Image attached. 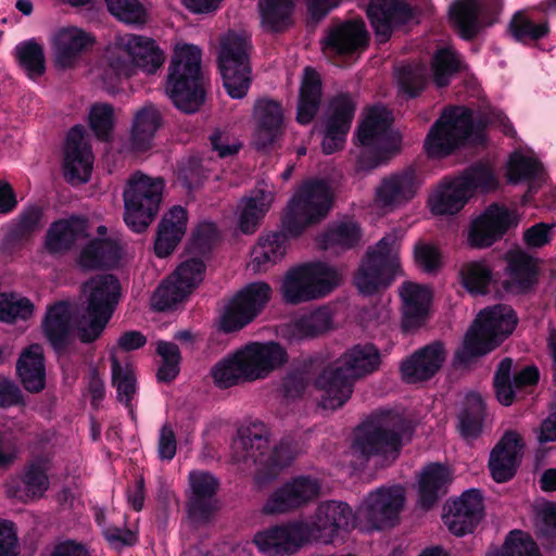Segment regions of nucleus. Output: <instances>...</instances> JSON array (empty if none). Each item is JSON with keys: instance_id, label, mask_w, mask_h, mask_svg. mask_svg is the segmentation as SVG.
<instances>
[{"instance_id": "36", "label": "nucleus", "mask_w": 556, "mask_h": 556, "mask_svg": "<svg viewBox=\"0 0 556 556\" xmlns=\"http://www.w3.org/2000/svg\"><path fill=\"white\" fill-rule=\"evenodd\" d=\"M401 296L403 300V331L408 332L422 327L429 317V307L431 302L430 292L425 287L413 282H406L403 286Z\"/></svg>"}, {"instance_id": "6", "label": "nucleus", "mask_w": 556, "mask_h": 556, "mask_svg": "<svg viewBox=\"0 0 556 556\" xmlns=\"http://www.w3.org/2000/svg\"><path fill=\"white\" fill-rule=\"evenodd\" d=\"M86 298L85 315L77 326V338L84 344L97 341L112 318L122 295V287L113 274H98L81 286Z\"/></svg>"}, {"instance_id": "27", "label": "nucleus", "mask_w": 556, "mask_h": 556, "mask_svg": "<svg viewBox=\"0 0 556 556\" xmlns=\"http://www.w3.org/2000/svg\"><path fill=\"white\" fill-rule=\"evenodd\" d=\"M444 361L445 348L441 341L427 344L401 363L403 380L408 383L428 381L441 369Z\"/></svg>"}, {"instance_id": "20", "label": "nucleus", "mask_w": 556, "mask_h": 556, "mask_svg": "<svg viewBox=\"0 0 556 556\" xmlns=\"http://www.w3.org/2000/svg\"><path fill=\"white\" fill-rule=\"evenodd\" d=\"M319 482L307 476H299L274 491L264 504L266 515L283 514L300 508L318 497Z\"/></svg>"}, {"instance_id": "41", "label": "nucleus", "mask_w": 556, "mask_h": 556, "mask_svg": "<svg viewBox=\"0 0 556 556\" xmlns=\"http://www.w3.org/2000/svg\"><path fill=\"white\" fill-rule=\"evenodd\" d=\"M470 198L467 188L456 175L442 179L438 190L430 195L429 205L435 215H454L467 204Z\"/></svg>"}, {"instance_id": "46", "label": "nucleus", "mask_w": 556, "mask_h": 556, "mask_svg": "<svg viewBox=\"0 0 556 556\" xmlns=\"http://www.w3.org/2000/svg\"><path fill=\"white\" fill-rule=\"evenodd\" d=\"M338 361L355 382L379 368L381 355L378 348L371 343L356 344L346 350Z\"/></svg>"}, {"instance_id": "49", "label": "nucleus", "mask_w": 556, "mask_h": 556, "mask_svg": "<svg viewBox=\"0 0 556 556\" xmlns=\"http://www.w3.org/2000/svg\"><path fill=\"white\" fill-rule=\"evenodd\" d=\"M485 415V403L481 395L476 392L468 393L457 414L460 437L466 441L477 440L483 432Z\"/></svg>"}, {"instance_id": "7", "label": "nucleus", "mask_w": 556, "mask_h": 556, "mask_svg": "<svg viewBox=\"0 0 556 556\" xmlns=\"http://www.w3.org/2000/svg\"><path fill=\"white\" fill-rule=\"evenodd\" d=\"M400 231L386 233L372 248H369L356 270L353 283L363 295H374L386 290L400 271L397 242Z\"/></svg>"}, {"instance_id": "21", "label": "nucleus", "mask_w": 556, "mask_h": 556, "mask_svg": "<svg viewBox=\"0 0 556 556\" xmlns=\"http://www.w3.org/2000/svg\"><path fill=\"white\" fill-rule=\"evenodd\" d=\"M366 14L377 40L383 43L395 29L413 20L414 10L404 0H370Z\"/></svg>"}, {"instance_id": "24", "label": "nucleus", "mask_w": 556, "mask_h": 556, "mask_svg": "<svg viewBox=\"0 0 556 556\" xmlns=\"http://www.w3.org/2000/svg\"><path fill=\"white\" fill-rule=\"evenodd\" d=\"M354 383L338 359L324 367L314 380V387L323 392V407L332 410L349 401Z\"/></svg>"}, {"instance_id": "59", "label": "nucleus", "mask_w": 556, "mask_h": 556, "mask_svg": "<svg viewBox=\"0 0 556 556\" xmlns=\"http://www.w3.org/2000/svg\"><path fill=\"white\" fill-rule=\"evenodd\" d=\"M431 72L435 86L444 88L450 85L452 77L460 72V62L453 51L441 48L432 58Z\"/></svg>"}, {"instance_id": "51", "label": "nucleus", "mask_w": 556, "mask_h": 556, "mask_svg": "<svg viewBox=\"0 0 556 556\" xmlns=\"http://www.w3.org/2000/svg\"><path fill=\"white\" fill-rule=\"evenodd\" d=\"M480 13L478 0H457L453 3L450 17L463 39L471 41L478 36L481 29Z\"/></svg>"}, {"instance_id": "48", "label": "nucleus", "mask_w": 556, "mask_h": 556, "mask_svg": "<svg viewBox=\"0 0 556 556\" xmlns=\"http://www.w3.org/2000/svg\"><path fill=\"white\" fill-rule=\"evenodd\" d=\"M274 195L264 189H255L249 197L242 198L238 227L244 235H253L260 227L271 206Z\"/></svg>"}, {"instance_id": "33", "label": "nucleus", "mask_w": 556, "mask_h": 556, "mask_svg": "<svg viewBox=\"0 0 556 556\" xmlns=\"http://www.w3.org/2000/svg\"><path fill=\"white\" fill-rule=\"evenodd\" d=\"M86 220L76 215L52 222L45 235V250L50 255L65 254L86 236Z\"/></svg>"}, {"instance_id": "47", "label": "nucleus", "mask_w": 556, "mask_h": 556, "mask_svg": "<svg viewBox=\"0 0 556 556\" xmlns=\"http://www.w3.org/2000/svg\"><path fill=\"white\" fill-rule=\"evenodd\" d=\"M92 42V38L77 27L61 28L53 37L56 64L63 68L71 67L77 56Z\"/></svg>"}, {"instance_id": "9", "label": "nucleus", "mask_w": 556, "mask_h": 556, "mask_svg": "<svg viewBox=\"0 0 556 556\" xmlns=\"http://www.w3.org/2000/svg\"><path fill=\"white\" fill-rule=\"evenodd\" d=\"M471 110L448 108L431 126L425 139L424 149L430 159H443L453 154L475 134Z\"/></svg>"}, {"instance_id": "53", "label": "nucleus", "mask_w": 556, "mask_h": 556, "mask_svg": "<svg viewBox=\"0 0 556 556\" xmlns=\"http://www.w3.org/2000/svg\"><path fill=\"white\" fill-rule=\"evenodd\" d=\"M281 293L287 304L298 305L313 301L304 264L294 266L286 273L281 285Z\"/></svg>"}, {"instance_id": "4", "label": "nucleus", "mask_w": 556, "mask_h": 556, "mask_svg": "<svg viewBox=\"0 0 556 556\" xmlns=\"http://www.w3.org/2000/svg\"><path fill=\"white\" fill-rule=\"evenodd\" d=\"M517 323L516 312L507 304L482 309L467 330L462 346L456 350L454 364L468 367L491 353L513 333Z\"/></svg>"}, {"instance_id": "16", "label": "nucleus", "mask_w": 556, "mask_h": 556, "mask_svg": "<svg viewBox=\"0 0 556 556\" xmlns=\"http://www.w3.org/2000/svg\"><path fill=\"white\" fill-rule=\"evenodd\" d=\"M484 517L483 495L479 489H469L444 505L443 521L451 533L464 536L472 533Z\"/></svg>"}, {"instance_id": "10", "label": "nucleus", "mask_w": 556, "mask_h": 556, "mask_svg": "<svg viewBox=\"0 0 556 556\" xmlns=\"http://www.w3.org/2000/svg\"><path fill=\"white\" fill-rule=\"evenodd\" d=\"M249 41L240 34L229 31L220 41L218 68L223 86L232 99L247 96L251 85Z\"/></svg>"}, {"instance_id": "45", "label": "nucleus", "mask_w": 556, "mask_h": 556, "mask_svg": "<svg viewBox=\"0 0 556 556\" xmlns=\"http://www.w3.org/2000/svg\"><path fill=\"white\" fill-rule=\"evenodd\" d=\"M211 376L219 389L253 381L243 348L217 362L211 369Z\"/></svg>"}, {"instance_id": "60", "label": "nucleus", "mask_w": 556, "mask_h": 556, "mask_svg": "<svg viewBox=\"0 0 556 556\" xmlns=\"http://www.w3.org/2000/svg\"><path fill=\"white\" fill-rule=\"evenodd\" d=\"M108 11L119 22L141 26L148 21V12L139 0H104Z\"/></svg>"}, {"instance_id": "23", "label": "nucleus", "mask_w": 556, "mask_h": 556, "mask_svg": "<svg viewBox=\"0 0 556 556\" xmlns=\"http://www.w3.org/2000/svg\"><path fill=\"white\" fill-rule=\"evenodd\" d=\"M522 448L523 442L518 432L508 430L502 435L492 448L488 464L495 482L505 483L516 476L521 464Z\"/></svg>"}, {"instance_id": "28", "label": "nucleus", "mask_w": 556, "mask_h": 556, "mask_svg": "<svg viewBox=\"0 0 556 556\" xmlns=\"http://www.w3.org/2000/svg\"><path fill=\"white\" fill-rule=\"evenodd\" d=\"M189 481L192 495L187 503L188 516L193 521L206 522L214 511L213 500L218 491L219 481L206 471H191Z\"/></svg>"}, {"instance_id": "14", "label": "nucleus", "mask_w": 556, "mask_h": 556, "mask_svg": "<svg viewBox=\"0 0 556 556\" xmlns=\"http://www.w3.org/2000/svg\"><path fill=\"white\" fill-rule=\"evenodd\" d=\"M355 111L356 104L349 92H339L330 99L323 119L321 150L325 154L330 155L344 148Z\"/></svg>"}, {"instance_id": "40", "label": "nucleus", "mask_w": 556, "mask_h": 556, "mask_svg": "<svg viewBox=\"0 0 556 556\" xmlns=\"http://www.w3.org/2000/svg\"><path fill=\"white\" fill-rule=\"evenodd\" d=\"M16 375L26 391L39 393L46 388V365L40 344L24 349L16 362Z\"/></svg>"}, {"instance_id": "31", "label": "nucleus", "mask_w": 556, "mask_h": 556, "mask_svg": "<svg viewBox=\"0 0 556 556\" xmlns=\"http://www.w3.org/2000/svg\"><path fill=\"white\" fill-rule=\"evenodd\" d=\"M509 280L503 288L510 292L527 293L539 282L540 268L538 260L522 250L509 251L506 254Z\"/></svg>"}, {"instance_id": "50", "label": "nucleus", "mask_w": 556, "mask_h": 556, "mask_svg": "<svg viewBox=\"0 0 556 556\" xmlns=\"http://www.w3.org/2000/svg\"><path fill=\"white\" fill-rule=\"evenodd\" d=\"M304 268L313 300L326 298L341 283L338 269L328 263L321 261L304 263Z\"/></svg>"}, {"instance_id": "63", "label": "nucleus", "mask_w": 556, "mask_h": 556, "mask_svg": "<svg viewBox=\"0 0 556 556\" xmlns=\"http://www.w3.org/2000/svg\"><path fill=\"white\" fill-rule=\"evenodd\" d=\"M16 51L21 65L30 77L43 75L46 71L45 53L39 43L34 40L24 41L16 47Z\"/></svg>"}, {"instance_id": "39", "label": "nucleus", "mask_w": 556, "mask_h": 556, "mask_svg": "<svg viewBox=\"0 0 556 556\" xmlns=\"http://www.w3.org/2000/svg\"><path fill=\"white\" fill-rule=\"evenodd\" d=\"M363 237L359 224L352 219L334 220L317 237V244L324 251L337 254L356 248Z\"/></svg>"}, {"instance_id": "52", "label": "nucleus", "mask_w": 556, "mask_h": 556, "mask_svg": "<svg viewBox=\"0 0 556 556\" xmlns=\"http://www.w3.org/2000/svg\"><path fill=\"white\" fill-rule=\"evenodd\" d=\"M332 314L326 306L303 315L293 323V334L299 339H313L331 329Z\"/></svg>"}, {"instance_id": "57", "label": "nucleus", "mask_w": 556, "mask_h": 556, "mask_svg": "<svg viewBox=\"0 0 556 556\" xmlns=\"http://www.w3.org/2000/svg\"><path fill=\"white\" fill-rule=\"evenodd\" d=\"M508 31L515 41L528 43L546 37L549 33V27L547 22L536 24L522 11H518L509 22Z\"/></svg>"}, {"instance_id": "32", "label": "nucleus", "mask_w": 556, "mask_h": 556, "mask_svg": "<svg viewBox=\"0 0 556 556\" xmlns=\"http://www.w3.org/2000/svg\"><path fill=\"white\" fill-rule=\"evenodd\" d=\"M43 333L58 354L70 351L75 342L71 327L70 305L60 301L51 305L42 321Z\"/></svg>"}, {"instance_id": "38", "label": "nucleus", "mask_w": 556, "mask_h": 556, "mask_svg": "<svg viewBox=\"0 0 556 556\" xmlns=\"http://www.w3.org/2000/svg\"><path fill=\"white\" fill-rule=\"evenodd\" d=\"M122 248L111 238H93L80 251L77 262L85 270L111 269L118 265Z\"/></svg>"}, {"instance_id": "5", "label": "nucleus", "mask_w": 556, "mask_h": 556, "mask_svg": "<svg viewBox=\"0 0 556 556\" xmlns=\"http://www.w3.org/2000/svg\"><path fill=\"white\" fill-rule=\"evenodd\" d=\"M232 447L239 460H251L258 465L256 479L260 483L275 480L294 458L289 439H282L270 448L267 427L257 420L238 429V438L233 440Z\"/></svg>"}, {"instance_id": "30", "label": "nucleus", "mask_w": 556, "mask_h": 556, "mask_svg": "<svg viewBox=\"0 0 556 556\" xmlns=\"http://www.w3.org/2000/svg\"><path fill=\"white\" fill-rule=\"evenodd\" d=\"M256 130L254 143L257 150L270 148L281 135L283 125V111L278 101L261 99L254 108Z\"/></svg>"}, {"instance_id": "44", "label": "nucleus", "mask_w": 556, "mask_h": 556, "mask_svg": "<svg viewBox=\"0 0 556 556\" xmlns=\"http://www.w3.org/2000/svg\"><path fill=\"white\" fill-rule=\"evenodd\" d=\"M323 96L319 74L313 67H305L304 77L299 90L296 122L301 125L311 124L316 117Z\"/></svg>"}, {"instance_id": "56", "label": "nucleus", "mask_w": 556, "mask_h": 556, "mask_svg": "<svg viewBox=\"0 0 556 556\" xmlns=\"http://www.w3.org/2000/svg\"><path fill=\"white\" fill-rule=\"evenodd\" d=\"M459 275L463 287L473 295L486 294L493 280L492 269L483 262L466 263Z\"/></svg>"}, {"instance_id": "1", "label": "nucleus", "mask_w": 556, "mask_h": 556, "mask_svg": "<svg viewBox=\"0 0 556 556\" xmlns=\"http://www.w3.org/2000/svg\"><path fill=\"white\" fill-rule=\"evenodd\" d=\"M332 206V193L324 179L305 182L288 202L282 216V230L262 236L252 252L256 270H266L280 261L287 251L289 238L299 237L308 226L324 219Z\"/></svg>"}, {"instance_id": "19", "label": "nucleus", "mask_w": 556, "mask_h": 556, "mask_svg": "<svg viewBox=\"0 0 556 556\" xmlns=\"http://www.w3.org/2000/svg\"><path fill=\"white\" fill-rule=\"evenodd\" d=\"M93 168L91 147L85 141V128L73 126L65 139L63 175L71 185L87 182Z\"/></svg>"}, {"instance_id": "18", "label": "nucleus", "mask_w": 556, "mask_h": 556, "mask_svg": "<svg viewBox=\"0 0 556 556\" xmlns=\"http://www.w3.org/2000/svg\"><path fill=\"white\" fill-rule=\"evenodd\" d=\"M311 540L307 522L273 526L254 536L258 549L267 556H285L298 551Z\"/></svg>"}, {"instance_id": "54", "label": "nucleus", "mask_w": 556, "mask_h": 556, "mask_svg": "<svg viewBox=\"0 0 556 556\" xmlns=\"http://www.w3.org/2000/svg\"><path fill=\"white\" fill-rule=\"evenodd\" d=\"M457 176L467 188L470 197H472L476 191L489 192L498 187V180L493 168L484 162L471 164Z\"/></svg>"}, {"instance_id": "64", "label": "nucleus", "mask_w": 556, "mask_h": 556, "mask_svg": "<svg viewBox=\"0 0 556 556\" xmlns=\"http://www.w3.org/2000/svg\"><path fill=\"white\" fill-rule=\"evenodd\" d=\"M500 556H541L538 544L520 530L508 533Z\"/></svg>"}, {"instance_id": "35", "label": "nucleus", "mask_w": 556, "mask_h": 556, "mask_svg": "<svg viewBox=\"0 0 556 556\" xmlns=\"http://www.w3.org/2000/svg\"><path fill=\"white\" fill-rule=\"evenodd\" d=\"M188 212L180 205L166 212L159 226L154 242V252L159 257L170 255L187 230Z\"/></svg>"}, {"instance_id": "17", "label": "nucleus", "mask_w": 556, "mask_h": 556, "mask_svg": "<svg viewBox=\"0 0 556 556\" xmlns=\"http://www.w3.org/2000/svg\"><path fill=\"white\" fill-rule=\"evenodd\" d=\"M357 511L342 501H325L315 513V519L307 522L311 529V540L331 543L340 531H350L356 526Z\"/></svg>"}, {"instance_id": "22", "label": "nucleus", "mask_w": 556, "mask_h": 556, "mask_svg": "<svg viewBox=\"0 0 556 556\" xmlns=\"http://www.w3.org/2000/svg\"><path fill=\"white\" fill-rule=\"evenodd\" d=\"M354 142L361 149L355 164L357 172H370L387 164L396 152L386 132L364 122L357 127Z\"/></svg>"}, {"instance_id": "43", "label": "nucleus", "mask_w": 556, "mask_h": 556, "mask_svg": "<svg viewBox=\"0 0 556 556\" xmlns=\"http://www.w3.org/2000/svg\"><path fill=\"white\" fill-rule=\"evenodd\" d=\"M261 27L268 34H285L294 25V0H258Z\"/></svg>"}, {"instance_id": "26", "label": "nucleus", "mask_w": 556, "mask_h": 556, "mask_svg": "<svg viewBox=\"0 0 556 556\" xmlns=\"http://www.w3.org/2000/svg\"><path fill=\"white\" fill-rule=\"evenodd\" d=\"M513 359L503 358L494 372L493 389L497 401L509 406L514 403L516 390L535 386L540 379V371L535 366H526L511 375Z\"/></svg>"}, {"instance_id": "11", "label": "nucleus", "mask_w": 556, "mask_h": 556, "mask_svg": "<svg viewBox=\"0 0 556 556\" xmlns=\"http://www.w3.org/2000/svg\"><path fill=\"white\" fill-rule=\"evenodd\" d=\"M271 296V288L263 281L251 282L240 289L226 304L219 329L232 333L251 324L265 308Z\"/></svg>"}, {"instance_id": "12", "label": "nucleus", "mask_w": 556, "mask_h": 556, "mask_svg": "<svg viewBox=\"0 0 556 556\" xmlns=\"http://www.w3.org/2000/svg\"><path fill=\"white\" fill-rule=\"evenodd\" d=\"M405 490L400 484L382 485L371 491L362 502L357 515L375 530L391 529L397 525L405 504Z\"/></svg>"}, {"instance_id": "3", "label": "nucleus", "mask_w": 556, "mask_h": 556, "mask_svg": "<svg viewBox=\"0 0 556 556\" xmlns=\"http://www.w3.org/2000/svg\"><path fill=\"white\" fill-rule=\"evenodd\" d=\"M207 85L201 49L191 43L175 49L165 81V92L174 106L185 114L199 112L206 99Z\"/></svg>"}, {"instance_id": "2", "label": "nucleus", "mask_w": 556, "mask_h": 556, "mask_svg": "<svg viewBox=\"0 0 556 556\" xmlns=\"http://www.w3.org/2000/svg\"><path fill=\"white\" fill-rule=\"evenodd\" d=\"M414 432V424L399 413L377 410L355 428L351 448L366 462L374 456L394 460L404 441H410Z\"/></svg>"}, {"instance_id": "34", "label": "nucleus", "mask_w": 556, "mask_h": 556, "mask_svg": "<svg viewBox=\"0 0 556 556\" xmlns=\"http://www.w3.org/2000/svg\"><path fill=\"white\" fill-rule=\"evenodd\" d=\"M253 381L267 377L288 362L286 349L277 342H253L243 348Z\"/></svg>"}, {"instance_id": "15", "label": "nucleus", "mask_w": 556, "mask_h": 556, "mask_svg": "<svg viewBox=\"0 0 556 556\" xmlns=\"http://www.w3.org/2000/svg\"><path fill=\"white\" fill-rule=\"evenodd\" d=\"M369 39L363 20H348L328 27L320 46L326 55L346 59L359 56L368 48Z\"/></svg>"}, {"instance_id": "8", "label": "nucleus", "mask_w": 556, "mask_h": 556, "mask_svg": "<svg viewBox=\"0 0 556 556\" xmlns=\"http://www.w3.org/2000/svg\"><path fill=\"white\" fill-rule=\"evenodd\" d=\"M165 188L164 179L136 172L123 192L124 222L134 232H144L159 214Z\"/></svg>"}, {"instance_id": "37", "label": "nucleus", "mask_w": 556, "mask_h": 556, "mask_svg": "<svg viewBox=\"0 0 556 556\" xmlns=\"http://www.w3.org/2000/svg\"><path fill=\"white\" fill-rule=\"evenodd\" d=\"M164 117L157 105L146 103L138 109L132 118L130 142L136 152H146L152 148L153 139L161 129Z\"/></svg>"}, {"instance_id": "62", "label": "nucleus", "mask_w": 556, "mask_h": 556, "mask_svg": "<svg viewBox=\"0 0 556 556\" xmlns=\"http://www.w3.org/2000/svg\"><path fill=\"white\" fill-rule=\"evenodd\" d=\"M88 124L94 136L106 141L114 129V108L110 103L98 102L90 106Z\"/></svg>"}, {"instance_id": "42", "label": "nucleus", "mask_w": 556, "mask_h": 556, "mask_svg": "<svg viewBox=\"0 0 556 556\" xmlns=\"http://www.w3.org/2000/svg\"><path fill=\"white\" fill-rule=\"evenodd\" d=\"M453 478L450 469L441 463L427 465L419 479V504L425 509L432 508L447 493Z\"/></svg>"}, {"instance_id": "61", "label": "nucleus", "mask_w": 556, "mask_h": 556, "mask_svg": "<svg viewBox=\"0 0 556 556\" xmlns=\"http://www.w3.org/2000/svg\"><path fill=\"white\" fill-rule=\"evenodd\" d=\"M191 293L192 291L185 288L184 283L170 275L154 293L155 307L162 312L172 309L184 302Z\"/></svg>"}, {"instance_id": "25", "label": "nucleus", "mask_w": 556, "mask_h": 556, "mask_svg": "<svg viewBox=\"0 0 556 556\" xmlns=\"http://www.w3.org/2000/svg\"><path fill=\"white\" fill-rule=\"evenodd\" d=\"M417 169L406 166L380 181L376 189V202L382 207H396L415 198L419 189Z\"/></svg>"}, {"instance_id": "29", "label": "nucleus", "mask_w": 556, "mask_h": 556, "mask_svg": "<svg viewBox=\"0 0 556 556\" xmlns=\"http://www.w3.org/2000/svg\"><path fill=\"white\" fill-rule=\"evenodd\" d=\"M506 178L511 185L526 182L528 189L525 199L528 200L529 197L538 193L546 181L547 174L539 159L526 155L520 151H514L507 161Z\"/></svg>"}, {"instance_id": "13", "label": "nucleus", "mask_w": 556, "mask_h": 556, "mask_svg": "<svg viewBox=\"0 0 556 556\" xmlns=\"http://www.w3.org/2000/svg\"><path fill=\"white\" fill-rule=\"evenodd\" d=\"M519 216L504 204H490L469 226L467 243L472 249L492 247L510 230L517 228Z\"/></svg>"}, {"instance_id": "55", "label": "nucleus", "mask_w": 556, "mask_h": 556, "mask_svg": "<svg viewBox=\"0 0 556 556\" xmlns=\"http://www.w3.org/2000/svg\"><path fill=\"white\" fill-rule=\"evenodd\" d=\"M112 386L116 389L117 400L129 410L131 419L136 418L132 397L137 391L135 374L129 368H124L116 356H111Z\"/></svg>"}, {"instance_id": "58", "label": "nucleus", "mask_w": 556, "mask_h": 556, "mask_svg": "<svg viewBox=\"0 0 556 556\" xmlns=\"http://www.w3.org/2000/svg\"><path fill=\"white\" fill-rule=\"evenodd\" d=\"M400 90L410 99L421 94L428 85L427 68L421 64L408 63L396 72Z\"/></svg>"}]
</instances>
